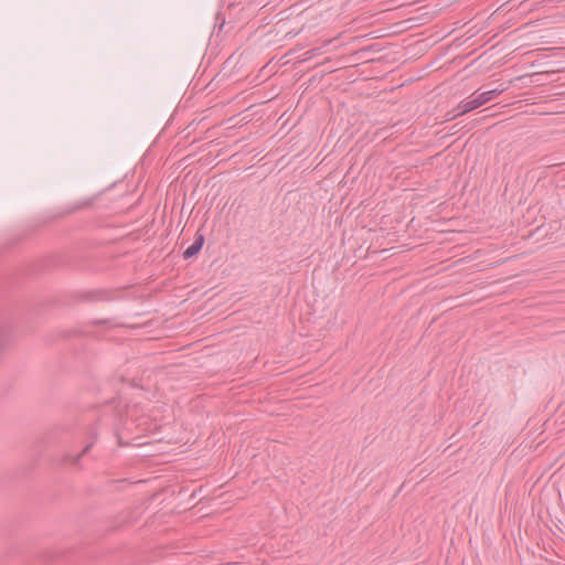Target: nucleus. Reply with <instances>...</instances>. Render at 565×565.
I'll return each instance as SVG.
<instances>
[{
  "label": "nucleus",
  "mask_w": 565,
  "mask_h": 565,
  "mask_svg": "<svg viewBox=\"0 0 565 565\" xmlns=\"http://www.w3.org/2000/svg\"><path fill=\"white\" fill-rule=\"evenodd\" d=\"M316 52H317V50H316V49H312V50L308 51L306 54H307L309 57H311V56H315V55H316Z\"/></svg>",
  "instance_id": "nucleus-6"
},
{
  "label": "nucleus",
  "mask_w": 565,
  "mask_h": 565,
  "mask_svg": "<svg viewBox=\"0 0 565 565\" xmlns=\"http://www.w3.org/2000/svg\"><path fill=\"white\" fill-rule=\"evenodd\" d=\"M10 340V330L9 327L4 322H0V353L9 343Z\"/></svg>",
  "instance_id": "nucleus-4"
},
{
  "label": "nucleus",
  "mask_w": 565,
  "mask_h": 565,
  "mask_svg": "<svg viewBox=\"0 0 565 565\" xmlns=\"http://www.w3.org/2000/svg\"><path fill=\"white\" fill-rule=\"evenodd\" d=\"M505 89L507 87L500 85L497 88L483 92L479 95L473 94L470 99L463 100L457 106V108L454 110V117H458L477 109L478 107L491 102L493 98L502 94Z\"/></svg>",
  "instance_id": "nucleus-1"
},
{
  "label": "nucleus",
  "mask_w": 565,
  "mask_h": 565,
  "mask_svg": "<svg viewBox=\"0 0 565 565\" xmlns=\"http://www.w3.org/2000/svg\"><path fill=\"white\" fill-rule=\"evenodd\" d=\"M94 444V440H92L90 443H88L84 449L76 456H72V455H65L64 458H63V463H70V465H77L79 462V459L82 458V456H84L85 454H87L89 451V449L92 448Z\"/></svg>",
  "instance_id": "nucleus-3"
},
{
  "label": "nucleus",
  "mask_w": 565,
  "mask_h": 565,
  "mask_svg": "<svg viewBox=\"0 0 565 565\" xmlns=\"http://www.w3.org/2000/svg\"><path fill=\"white\" fill-rule=\"evenodd\" d=\"M66 429H67V426H58V427H56V428L54 429V431H53V433L58 434V433H63V431H65Z\"/></svg>",
  "instance_id": "nucleus-5"
},
{
  "label": "nucleus",
  "mask_w": 565,
  "mask_h": 565,
  "mask_svg": "<svg viewBox=\"0 0 565 565\" xmlns=\"http://www.w3.org/2000/svg\"><path fill=\"white\" fill-rule=\"evenodd\" d=\"M92 437L95 440L97 438V435L95 433L94 434L92 433Z\"/></svg>",
  "instance_id": "nucleus-7"
},
{
  "label": "nucleus",
  "mask_w": 565,
  "mask_h": 565,
  "mask_svg": "<svg viewBox=\"0 0 565 565\" xmlns=\"http://www.w3.org/2000/svg\"><path fill=\"white\" fill-rule=\"evenodd\" d=\"M205 242V237L202 233L196 232L193 243L183 252V258L190 259L198 255L202 249Z\"/></svg>",
  "instance_id": "nucleus-2"
}]
</instances>
